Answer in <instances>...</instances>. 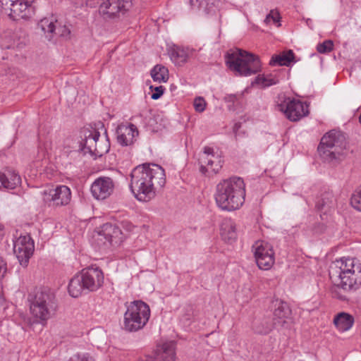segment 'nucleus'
<instances>
[{"instance_id": "f257e3e1", "label": "nucleus", "mask_w": 361, "mask_h": 361, "mask_svg": "<svg viewBox=\"0 0 361 361\" xmlns=\"http://www.w3.org/2000/svg\"><path fill=\"white\" fill-rule=\"evenodd\" d=\"M129 188L140 202H149L156 196L157 189L166 183L164 169L155 164L145 163L135 167L130 174Z\"/></svg>"}, {"instance_id": "f03ea898", "label": "nucleus", "mask_w": 361, "mask_h": 361, "mask_svg": "<svg viewBox=\"0 0 361 361\" xmlns=\"http://www.w3.org/2000/svg\"><path fill=\"white\" fill-rule=\"evenodd\" d=\"M245 197V185L243 179L240 177L224 179L216 186L215 201L223 211L238 209L244 203Z\"/></svg>"}, {"instance_id": "7ed1b4c3", "label": "nucleus", "mask_w": 361, "mask_h": 361, "mask_svg": "<svg viewBox=\"0 0 361 361\" xmlns=\"http://www.w3.org/2000/svg\"><path fill=\"white\" fill-rule=\"evenodd\" d=\"M104 283V274L98 267H89L74 276L68 284V293L78 298L83 292L95 291Z\"/></svg>"}, {"instance_id": "20e7f679", "label": "nucleus", "mask_w": 361, "mask_h": 361, "mask_svg": "<svg viewBox=\"0 0 361 361\" xmlns=\"http://www.w3.org/2000/svg\"><path fill=\"white\" fill-rule=\"evenodd\" d=\"M226 63L231 71L240 76H250L261 71L258 56L240 49L228 52Z\"/></svg>"}, {"instance_id": "39448f33", "label": "nucleus", "mask_w": 361, "mask_h": 361, "mask_svg": "<svg viewBox=\"0 0 361 361\" xmlns=\"http://www.w3.org/2000/svg\"><path fill=\"white\" fill-rule=\"evenodd\" d=\"M28 301L31 314L41 323L49 319L56 309L55 295L47 288H41L30 293Z\"/></svg>"}, {"instance_id": "423d86ee", "label": "nucleus", "mask_w": 361, "mask_h": 361, "mask_svg": "<svg viewBox=\"0 0 361 361\" xmlns=\"http://www.w3.org/2000/svg\"><path fill=\"white\" fill-rule=\"evenodd\" d=\"M150 309L141 300H135L128 306L124 314L123 328L129 332L142 329L149 321Z\"/></svg>"}, {"instance_id": "0eeeda50", "label": "nucleus", "mask_w": 361, "mask_h": 361, "mask_svg": "<svg viewBox=\"0 0 361 361\" xmlns=\"http://www.w3.org/2000/svg\"><path fill=\"white\" fill-rule=\"evenodd\" d=\"M33 0H0L1 11L11 19L28 20L35 13Z\"/></svg>"}, {"instance_id": "6e6552de", "label": "nucleus", "mask_w": 361, "mask_h": 361, "mask_svg": "<svg viewBox=\"0 0 361 361\" xmlns=\"http://www.w3.org/2000/svg\"><path fill=\"white\" fill-rule=\"evenodd\" d=\"M277 106L289 121L293 122L298 121L309 114L308 105L294 98L284 97Z\"/></svg>"}, {"instance_id": "1a4fd4ad", "label": "nucleus", "mask_w": 361, "mask_h": 361, "mask_svg": "<svg viewBox=\"0 0 361 361\" xmlns=\"http://www.w3.org/2000/svg\"><path fill=\"white\" fill-rule=\"evenodd\" d=\"M338 140V134L336 130H331L322 137L317 147L320 158L327 163L336 162L338 148L336 143Z\"/></svg>"}, {"instance_id": "9d476101", "label": "nucleus", "mask_w": 361, "mask_h": 361, "mask_svg": "<svg viewBox=\"0 0 361 361\" xmlns=\"http://www.w3.org/2000/svg\"><path fill=\"white\" fill-rule=\"evenodd\" d=\"M132 6V0H105L99 6V13L104 18H119L123 16Z\"/></svg>"}, {"instance_id": "9b49d317", "label": "nucleus", "mask_w": 361, "mask_h": 361, "mask_svg": "<svg viewBox=\"0 0 361 361\" xmlns=\"http://www.w3.org/2000/svg\"><path fill=\"white\" fill-rule=\"evenodd\" d=\"M256 263L260 269L269 270L274 263L271 245L264 241H257L252 246Z\"/></svg>"}, {"instance_id": "f8f14e48", "label": "nucleus", "mask_w": 361, "mask_h": 361, "mask_svg": "<svg viewBox=\"0 0 361 361\" xmlns=\"http://www.w3.org/2000/svg\"><path fill=\"white\" fill-rule=\"evenodd\" d=\"M198 162L200 171L203 174L216 173L222 167V161L219 156L216 155L214 149L204 147L203 152L200 154Z\"/></svg>"}, {"instance_id": "ddd939ff", "label": "nucleus", "mask_w": 361, "mask_h": 361, "mask_svg": "<svg viewBox=\"0 0 361 361\" xmlns=\"http://www.w3.org/2000/svg\"><path fill=\"white\" fill-rule=\"evenodd\" d=\"M34 250V240L28 234L21 235L14 241L13 252L22 266L27 265Z\"/></svg>"}, {"instance_id": "4468645a", "label": "nucleus", "mask_w": 361, "mask_h": 361, "mask_svg": "<svg viewBox=\"0 0 361 361\" xmlns=\"http://www.w3.org/2000/svg\"><path fill=\"white\" fill-rule=\"evenodd\" d=\"M357 274L355 276V271L340 267V288L343 290H356L361 284V267L357 266Z\"/></svg>"}, {"instance_id": "2eb2a0df", "label": "nucleus", "mask_w": 361, "mask_h": 361, "mask_svg": "<svg viewBox=\"0 0 361 361\" xmlns=\"http://www.w3.org/2000/svg\"><path fill=\"white\" fill-rule=\"evenodd\" d=\"M114 182L112 178L102 176L97 178L91 185V192L97 200H104L113 192Z\"/></svg>"}, {"instance_id": "dca6fc26", "label": "nucleus", "mask_w": 361, "mask_h": 361, "mask_svg": "<svg viewBox=\"0 0 361 361\" xmlns=\"http://www.w3.org/2000/svg\"><path fill=\"white\" fill-rule=\"evenodd\" d=\"M71 199V192L66 185H59L44 193V201L51 202L55 206L66 205L70 202Z\"/></svg>"}, {"instance_id": "f3484780", "label": "nucleus", "mask_w": 361, "mask_h": 361, "mask_svg": "<svg viewBox=\"0 0 361 361\" xmlns=\"http://www.w3.org/2000/svg\"><path fill=\"white\" fill-rule=\"evenodd\" d=\"M27 42L25 32L17 30L13 33L6 34L1 39V47L3 49L20 50Z\"/></svg>"}, {"instance_id": "a211bd4d", "label": "nucleus", "mask_w": 361, "mask_h": 361, "mask_svg": "<svg viewBox=\"0 0 361 361\" xmlns=\"http://www.w3.org/2000/svg\"><path fill=\"white\" fill-rule=\"evenodd\" d=\"M99 240L104 239L112 245L120 244L123 241V233L121 230L116 224L111 223L104 224L101 231L98 233Z\"/></svg>"}, {"instance_id": "6ab92c4d", "label": "nucleus", "mask_w": 361, "mask_h": 361, "mask_svg": "<svg viewBox=\"0 0 361 361\" xmlns=\"http://www.w3.org/2000/svg\"><path fill=\"white\" fill-rule=\"evenodd\" d=\"M81 133L82 140L80 142V150L84 154L89 153L93 156V149L95 148L97 139L100 137V133L98 129L90 128L83 129Z\"/></svg>"}, {"instance_id": "aec40b11", "label": "nucleus", "mask_w": 361, "mask_h": 361, "mask_svg": "<svg viewBox=\"0 0 361 361\" xmlns=\"http://www.w3.org/2000/svg\"><path fill=\"white\" fill-rule=\"evenodd\" d=\"M116 133L117 142L122 146L132 145L139 134L137 127L132 123L119 125L116 128Z\"/></svg>"}, {"instance_id": "412c9836", "label": "nucleus", "mask_w": 361, "mask_h": 361, "mask_svg": "<svg viewBox=\"0 0 361 361\" xmlns=\"http://www.w3.org/2000/svg\"><path fill=\"white\" fill-rule=\"evenodd\" d=\"M144 361H175L174 344L165 343L158 346L154 355L146 356Z\"/></svg>"}, {"instance_id": "4be33fe9", "label": "nucleus", "mask_w": 361, "mask_h": 361, "mask_svg": "<svg viewBox=\"0 0 361 361\" xmlns=\"http://www.w3.org/2000/svg\"><path fill=\"white\" fill-rule=\"evenodd\" d=\"M274 318L272 321L275 324V328L284 327L287 324L286 319L290 314V310L287 303L276 300L274 302Z\"/></svg>"}, {"instance_id": "5701e85b", "label": "nucleus", "mask_w": 361, "mask_h": 361, "mask_svg": "<svg viewBox=\"0 0 361 361\" xmlns=\"http://www.w3.org/2000/svg\"><path fill=\"white\" fill-rule=\"evenodd\" d=\"M221 235L223 240L232 243L237 238L236 224L231 219H225L221 225Z\"/></svg>"}, {"instance_id": "b1692460", "label": "nucleus", "mask_w": 361, "mask_h": 361, "mask_svg": "<svg viewBox=\"0 0 361 361\" xmlns=\"http://www.w3.org/2000/svg\"><path fill=\"white\" fill-rule=\"evenodd\" d=\"M193 54V50L180 47H173L170 53L171 61L178 66L183 65Z\"/></svg>"}, {"instance_id": "393cba45", "label": "nucleus", "mask_w": 361, "mask_h": 361, "mask_svg": "<svg viewBox=\"0 0 361 361\" xmlns=\"http://www.w3.org/2000/svg\"><path fill=\"white\" fill-rule=\"evenodd\" d=\"M99 125L102 130H104V136L97 139L96 142L95 148H94V155L95 157H101L104 154H106L110 149V142L108 137L107 131L104 128V126L102 123H99Z\"/></svg>"}, {"instance_id": "a878e982", "label": "nucleus", "mask_w": 361, "mask_h": 361, "mask_svg": "<svg viewBox=\"0 0 361 361\" xmlns=\"http://www.w3.org/2000/svg\"><path fill=\"white\" fill-rule=\"evenodd\" d=\"M20 176L13 171L0 172V185L8 190H12L20 185Z\"/></svg>"}, {"instance_id": "bb28decb", "label": "nucleus", "mask_w": 361, "mask_h": 361, "mask_svg": "<svg viewBox=\"0 0 361 361\" xmlns=\"http://www.w3.org/2000/svg\"><path fill=\"white\" fill-rule=\"evenodd\" d=\"M295 54L292 50H288L283 51L279 54L274 55L270 61L271 66H289L290 63L294 61Z\"/></svg>"}, {"instance_id": "cd10ccee", "label": "nucleus", "mask_w": 361, "mask_h": 361, "mask_svg": "<svg viewBox=\"0 0 361 361\" xmlns=\"http://www.w3.org/2000/svg\"><path fill=\"white\" fill-rule=\"evenodd\" d=\"M336 200L331 192H325L319 197L316 202V208L319 211L324 210V214L329 211L330 208L334 204Z\"/></svg>"}, {"instance_id": "c85d7f7f", "label": "nucleus", "mask_w": 361, "mask_h": 361, "mask_svg": "<svg viewBox=\"0 0 361 361\" xmlns=\"http://www.w3.org/2000/svg\"><path fill=\"white\" fill-rule=\"evenodd\" d=\"M274 328H275V324L269 318H265L262 321H256L253 324L255 332L259 334H267Z\"/></svg>"}, {"instance_id": "c756f323", "label": "nucleus", "mask_w": 361, "mask_h": 361, "mask_svg": "<svg viewBox=\"0 0 361 361\" xmlns=\"http://www.w3.org/2000/svg\"><path fill=\"white\" fill-rule=\"evenodd\" d=\"M192 6L203 9L205 12L214 11L219 6V0H190Z\"/></svg>"}, {"instance_id": "7c9ffc66", "label": "nucleus", "mask_w": 361, "mask_h": 361, "mask_svg": "<svg viewBox=\"0 0 361 361\" xmlns=\"http://www.w3.org/2000/svg\"><path fill=\"white\" fill-rule=\"evenodd\" d=\"M154 81L159 82H166L169 80V71L161 65H156L150 72Z\"/></svg>"}, {"instance_id": "2f4dec72", "label": "nucleus", "mask_w": 361, "mask_h": 361, "mask_svg": "<svg viewBox=\"0 0 361 361\" xmlns=\"http://www.w3.org/2000/svg\"><path fill=\"white\" fill-rule=\"evenodd\" d=\"M37 26L46 35V37L51 40L56 31L55 23L49 18H44L38 23Z\"/></svg>"}, {"instance_id": "473e14b6", "label": "nucleus", "mask_w": 361, "mask_h": 361, "mask_svg": "<svg viewBox=\"0 0 361 361\" xmlns=\"http://www.w3.org/2000/svg\"><path fill=\"white\" fill-rule=\"evenodd\" d=\"M355 323V318L347 312H340V331L350 330Z\"/></svg>"}, {"instance_id": "72a5a7b5", "label": "nucleus", "mask_w": 361, "mask_h": 361, "mask_svg": "<svg viewBox=\"0 0 361 361\" xmlns=\"http://www.w3.org/2000/svg\"><path fill=\"white\" fill-rule=\"evenodd\" d=\"M279 78L276 76H273L271 74L267 75H259L255 78V81L252 82V85L257 84L261 85L263 87H269L279 83Z\"/></svg>"}, {"instance_id": "f704fd0d", "label": "nucleus", "mask_w": 361, "mask_h": 361, "mask_svg": "<svg viewBox=\"0 0 361 361\" xmlns=\"http://www.w3.org/2000/svg\"><path fill=\"white\" fill-rule=\"evenodd\" d=\"M333 46L334 44L331 40H325L322 43L317 44V50L321 54L328 53L332 50Z\"/></svg>"}, {"instance_id": "c9c22d12", "label": "nucleus", "mask_w": 361, "mask_h": 361, "mask_svg": "<svg viewBox=\"0 0 361 361\" xmlns=\"http://www.w3.org/2000/svg\"><path fill=\"white\" fill-rule=\"evenodd\" d=\"M350 204L355 209L361 212V190L352 195L350 198Z\"/></svg>"}, {"instance_id": "e433bc0d", "label": "nucleus", "mask_w": 361, "mask_h": 361, "mask_svg": "<svg viewBox=\"0 0 361 361\" xmlns=\"http://www.w3.org/2000/svg\"><path fill=\"white\" fill-rule=\"evenodd\" d=\"M193 105L196 111L202 113L205 110L207 103L203 97H197L195 99Z\"/></svg>"}, {"instance_id": "4c0bfd02", "label": "nucleus", "mask_w": 361, "mask_h": 361, "mask_svg": "<svg viewBox=\"0 0 361 361\" xmlns=\"http://www.w3.org/2000/svg\"><path fill=\"white\" fill-rule=\"evenodd\" d=\"M69 361H94V358L88 353L75 354L73 355Z\"/></svg>"}, {"instance_id": "58836bf2", "label": "nucleus", "mask_w": 361, "mask_h": 361, "mask_svg": "<svg viewBox=\"0 0 361 361\" xmlns=\"http://www.w3.org/2000/svg\"><path fill=\"white\" fill-rule=\"evenodd\" d=\"M54 34L58 35L64 38H68L71 35V30L66 25L59 26L58 27H56V31L54 32Z\"/></svg>"}, {"instance_id": "ea45409f", "label": "nucleus", "mask_w": 361, "mask_h": 361, "mask_svg": "<svg viewBox=\"0 0 361 361\" xmlns=\"http://www.w3.org/2000/svg\"><path fill=\"white\" fill-rule=\"evenodd\" d=\"M340 262L341 265L340 267H345V265H346V268H348L350 269H352V271H355V264H354V259L352 258H340Z\"/></svg>"}, {"instance_id": "a19ab883", "label": "nucleus", "mask_w": 361, "mask_h": 361, "mask_svg": "<svg viewBox=\"0 0 361 361\" xmlns=\"http://www.w3.org/2000/svg\"><path fill=\"white\" fill-rule=\"evenodd\" d=\"M279 13L277 11H271V12L267 16L264 21L268 23L272 20L273 23H276L279 21Z\"/></svg>"}, {"instance_id": "79ce46f5", "label": "nucleus", "mask_w": 361, "mask_h": 361, "mask_svg": "<svg viewBox=\"0 0 361 361\" xmlns=\"http://www.w3.org/2000/svg\"><path fill=\"white\" fill-rule=\"evenodd\" d=\"M164 90H165L164 87H163L161 85L159 86V87H156L154 88V92L151 95V98L154 100L159 99L164 94Z\"/></svg>"}, {"instance_id": "37998d69", "label": "nucleus", "mask_w": 361, "mask_h": 361, "mask_svg": "<svg viewBox=\"0 0 361 361\" xmlns=\"http://www.w3.org/2000/svg\"><path fill=\"white\" fill-rule=\"evenodd\" d=\"M329 276H330V279L332 280V282L334 283V280L333 279L334 277H337V273H338V271H337V264H336V262H333L331 263V264L330 265L329 267Z\"/></svg>"}, {"instance_id": "c03bdc74", "label": "nucleus", "mask_w": 361, "mask_h": 361, "mask_svg": "<svg viewBox=\"0 0 361 361\" xmlns=\"http://www.w3.org/2000/svg\"><path fill=\"white\" fill-rule=\"evenodd\" d=\"M7 266L4 259L0 257V279L3 278L6 272Z\"/></svg>"}, {"instance_id": "a18cd8bd", "label": "nucleus", "mask_w": 361, "mask_h": 361, "mask_svg": "<svg viewBox=\"0 0 361 361\" xmlns=\"http://www.w3.org/2000/svg\"><path fill=\"white\" fill-rule=\"evenodd\" d=\"M334 324L336 327H338V313L336 314L334 317Z\"/></svg>"}, {"instance_id": "49530a36", "label": "nucleus", "mask_w": 361, "mask_h": 361, "mask_svg": "<svg viewBox=\"0 0 361 361\" xmlns=\"http://www.w3.org/2000/svg\"><path fill=\"white\" fill-rule=\"evenodd\" d=\"M228 102H234L236 99V96L233 95V94H231V95L228 96Z\"/></svg>"}, {"instance_id": "de8ad7c7", "label": "nucleus", "mask_w": 361, "mask_h": 361, "mask_svg": "<svg viewBox=\"0 0 361 361\" xmlns=\"http://www.w3.org/2000/svg\"><path fill=\"white\" fill-rule=\"evenodd\" d=\"M338 288V285H336L334 284V286H333L332 288V291H335L336 292V289Z\"/></svg>"}, {"instance_id": "09e8293b", "label": "nucleus", "mask_w": 361, "mask_h": 361, "mask_svg": "<svg viewBox=\"0 0 361 361\" xmlns=\"http://www.w3.org/2000/svg\"><path fill=\"white\" fill-rule=\"evenodd\" d=\"M339 299H340V300H345V298H344V297H343V296L340 295Z\"/></svg>"}, {"instance_id": "8fccbe9b", "label": "nucleus", "mask_w": 361, "mask_h": 361, "mask_svg": "<svg viewBox=\"0 0 361 361\" xmlns=\"http://www.w3.org/2000/svg\"><path fill=\"white\" fill-rule=\"evenodd\" d=\"M4 229V226L2 224H0V231Z\"/></svg>"}, {"instance_id": "3c124183", "label": "nucleus", "mask_w": 361, "mask_h": 361, "mask_svg": "<svg viewBox=\"0 0 361 361\" xmlns=\"http://www.w3.org/2000/svg\"><path fill=\"white\" fill-rule=\"evenodd\" d=\"M334 297H335V298H337V297H338L337 293H335Z\"/></svg>"}, {"instance_id": "603ef678", "label": "nucleus", "mask_w": 361, "mask_h": 361, "mask_svg": "<svg viewBox=\"0 0 361 361\" xmlns=\"http://www.w3.org/2000/svg\"><path fill=\"white\" fill-rule=\"evenodd\" d=\"M235 128H238L237 124L235 125Z\"/></svg>"}]
</instances>
